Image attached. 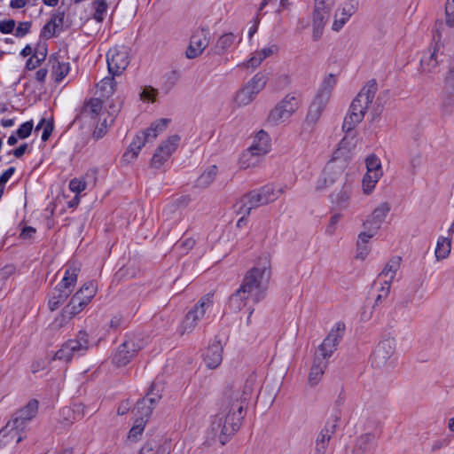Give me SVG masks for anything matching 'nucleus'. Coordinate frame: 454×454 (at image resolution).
<instances>
[{"label": "nucleus", "mask_w": 454, "mask_h": 454, "mask_svg": "<svg viewBox=\"0 0 454 454\" xmlns=\"http://www.w3.org/2000/svg\"><path fill=\"white\" fill-rule=\"evenodd\" d=\"M179 141L180 137L178 135H172L162 142L151 160V166L154 168H160L176 150Z\"/></svg>", "instance_id": "4468645a"}, {"label": "nucleus", "mask_w": 454, "mask_h": 454, "mask_svg": "<svg viewBox=\"0 0 454 454\" xmlns=\"http://www.w3.org/2000/svg\"><path fill=\"white\" fill-rule=\"evenodd\" d=\"M64 18H65V12L59 10L57 12L52 14L50 21L53 24V27L59 28L64 24Z\"/></svg>", "instance_id": "680f3d73"}, {"label": "nucleus", "mask_w": 454, "mask_h": 454, "mask_svg": "<svg viewBox=\"0 0 454 454\" xmlns=\"http://www.w3.org/2000/svg\"><path fill=\"white\" fill-rule=\"evenodd\" d=\"M336 82L337 81L334 74H328L326 77L324 78L320 85V88L315 97L329 101L332 90H333Z\"/></svg>", "instance_id": "2f4dec72"}, {"label": "nucleus", "mask_w": 454, "mask_h": 454, "mask_svg": "<svg viewBox=\"0 0 454 454\" xmlns=\"http://www.w3.org/2000/svg\"><path fill=\"white\" fill-rule=\"evenodd\" d=\"M109 125L108 121L106 118H104V120L100 122V124H98L93 131V137L96 140H98L102 138L107 132V126Z\"/></svg>", "instance_id": "5fc2aeb1"}, {"label": "nucleus", "mask_w": 454, "mask_h": 454, "mask_svg": "<svg viewBox=\"0 0 454 454\" xmlns=\"http://www.w3.org/2000/svg\"><path fill=\"white\" fill-rule=\"evenodd\" d=\"M140 349V346L133 339L124 340L113 356V363L119 367L127 365Z\"/></svg>", "instance_id": "f3484780"}, {"label": "nucleus", "mask_w": 454, "mask_h": 454, "mask_svg": "<svg viewBox=\"0 0 454 454\" xmlns=\"http://www.w3.org/2000/svg\"><path fill=\"white\" fill-rule=\"evenodd\" d=\"M381 176L382 172H366L363 178V188L364 193L369 194L372 192Z\"/></svg>", "instance_id": "ea45409f"}, {"label": "nucleus", "mask_w": 454, "mask_h": 454, "mask_svg": "<svg viewBox=\"0 0 454 454\" xmlns=\"http://www.w3.org/2000/svg\"><path fill=\"white\" fill-rule=\"evenodd\" d=\"M236 36L232 33L223 34L219 37L215 45V53L221 55L223 54L228 48H230L235 40Z\"/></svg>", "instance_id": "58836bf2"}, {"label": "nucleus", "mask_w": 454, "mask_h": 454, "mask_svg": "<svg viewBox=\"0 0 454 454\" xmlns=\"http://www.w3.org/2000/svg\"><path fill=\"white\" fill-rule=\"evenodd\" d=\"M106 62L110 74H121L129 64L128 50L123 46L110 49L106 54Z\"/></svg>", "instance_id": "ddd939ff"}, {"label": "nucleus", "mask_w": 454, "mask_h": 454, "mask_svg": "<svg viewBox=\"0 0 454 454\" xmlns=\"http://www.w3.org/2000/svg\"><path fill=\"white\" fill-rule=\"evenodd\" d=\"M57 27H53V24L49 20L43 27L41 31V36L50 39L56 35Z\"/></svg>", "instance_id": "13d9d810"}, {"label": "nucleus", "mask_w": 454, "mask_h": 454, "mask_svg": "<svg viewBox=\"0 0 454 454\" xmlns=\"http://www.w3.org/2000/svg\"><path fill=\"white\" fill-rule=\"evenodd\" d=\"M138 454H165L157 442H146Z\"/></svg>", "instance_id": "8fccbe9b"}, {"label": "nucleus", "mask_w": 454, "mask_h": 454, "mask_svg": "<svg viewBox=\"0 0 454 454\" xmlns=\"http://www.w3.org/2000/svg\"><path fill=\"white\" fill-rule=\"evenodd\" d=\"M157 95V90L152 87H147L143 90L140 97L144 100L154 101Z\"/></svg>", "instance_id": "774afa93"}, {"label": "nucleus", "mask_w": 454, "mask_h": 454, "mask_svg": "<svg viewBox=\"0 0 454 454\" xmlns=\"http://www.w3.org/2000/svg\"><path fill=\"white\" fill-rule=\"evenodd\" d=\"M49 62L51 63V74L56 82L62 81L68 74L70 66L68 62H60L57 57H50Z\"/></svg>", "instance_id": "c85d7f7f"}, {"label": "nucleus", "mask_w": 454, "mask_h": 454, "mask_svg": "<svg viewBox=\"0 0 454 454\" xmlns=\"http://www.w3.org/2000/svg\"><path fill=\"white\" fill-rule=\"evenodd\" d=\"M333 5L334 0H315L314 10L329 13Z\"/></svg>", "instance_id": "6e6d98bb"}, {"label": "nucleus", "mask_w": 454, "mask_h": 454, "mask_svg": "<svg viewBox=\"0 0 454 454\" xmlns=\"http://www.w3.org/2000/svg\"><path fill=\"white\" fill-rule=\"evenodd\" d=\"M31 25L32 24L29 21L20 22L18 25V27H16L15 34H14L15 36H17V37L25 36L27 34L29 33Z\"/></svg>", "instance_id": "052dcab7"}, {"label": "nucleus", "mask_w": 454, "mask_h": 454, "mask_svg": "<svg viewBox=\"0 0 454 454\" xmlns=\"http://www.w3.org/2000/svg\"><path fill=\"white\" fill-rule=\"evenodd\" d=\"M97 293V286L94 282H86L74 295H78L80 301L87 305L90 302Z\"/></svg>", "instance_id": "c9c22d12"}, {"label": "nucleus", "mask_w": 454, "mask_h": 454, "mask_svg": "<svg viewBox=\"0 0 454 454\" xmlns=\"http://www.w3.org/2000/svg\"><path fill=\"white\" fill-rule=\"evenodd\" d=\"M105 114L103 100L100 98H91L83 103L80 115L82 118L97 119Z\"/></svg>", "instance_id": "aec40b11"}, {"label": "nucleus", "mask_w": 454, "mask_h": 454, "mask_svg": "<svg viewBox=\"0 0 454 454\" xmlns=\"http://www.w3.org/2000/svg\"><path fill=\"white\" fill-rule=\"evenodd\" d=\"M328 101L315 97L309 107L308 114L305 118V125L313 127L320 119Z\"/></svg>", "instance_id": "4be33fe9"}, {"label": "nucleus", "mask_w": 454, "mask_h": 454, "mask_svg": "<svg viewBox=\"0 0 454 454\" xmlns=\"http://www.w3.org/2000/svg\"><path fill=\"white\" fill-rule=\"evenodd\" d=\"M366 229L365 231H362L358 235V240H357V247H361L362 245L366 246V244L369 242V240L376 234V231L372 229L371 227L367 226L364 227Z\"/></svg>", "instance_id": "603ef678"}, {"label": "nucleus", "mask_w": 454, "mask_h": 454, "mask_svg": "<svg viewBox=\"0 0 454 454\" xmlns=\"http://www.w3.org/2000/svg\"><path fill=\"white\" fill-rule=\"evenodd\" d=\"M217 175V167L215 165L210 166L206 169L197 179L196 184L198 187L206 188L213 183Z\"/></svg>", "instance_id": "4c0bfd02"}, {"label": "nucleus", "mask_w": 454, "mask_h": 454, "mask_svg": "<svg viewBox=\"0 0 454 454\" xmlns=\"http://www.w3.org/2000/svg\"><path fill=\"white\" fill-rule=\"evenodd\" d=\"M329 13L320 11L314 10L313 12V25H318L321 27H325L326 23V20L328 18Z\"/></svg>", "instance_id": "4d7b16f0"}, {"label": "nucleus", "mask_w": 454, "mask_h": 454, "mask_svg": "<svg viewBox=\"0 0 454 454\" xmlns=\"http://www.w3.org/2000/svg\"><path fill=\"white\" fill-rule=\"evenodd\" d=\"M389 211V204L387 202L381 203L373 210L369 218L364 223V227L369 226L378 231Z\"/></svg>", "instance_id": "412c9836"}, {"label": "nucleus", "mask_w": 454, "mask_h": 454, "mask_svg": "<svg viewBox=\"0 0 454 454\" xmlns=\"http://www.w3.org/2000/svg\"><path fill=\"white\" fill-rule=\"evenodd\" d=\"M450 252V240L444 237H440L438 239L436 248H435V257L437 260L445 259Z\"/></svg>", "instance_id": "a19ab883"}, {"label": "nucleus", "mask_w": 454, "mask_h": 454, "mask_svg": "<svg viewBox=\"0 0 454 454\" xmlns=\"http://www.w3.org/2000/svg\"><path fill=\"white\" fill-rule=\"evenodd\" d=\"M32 129L33 121H28L20 126V128L16 130V135L19 138L25 139L30 136Z\"/></svg>", "instance_id": "864d4df0"}, {"label": "nucleus", "mask_w": 454, "mask_h": 454, "mask_svg": "<svg viewBox=\"0 0 454 454\" xmlns=\"http://www.w3.org/2000/svg\"><path fill=\"white\" fill-rule=\"evenodd\" d=\"M390 292V284H384L380 288V294H379L375 299L374 307L381 303L382 300L386 299Z\"/></svg>", "instance_id": "338daca9"}, {"label": "nucleus", "mask_w": 454, "mask_h": 454, "mask_svg": "<svg viewBox=\"0 0 454 454\" xmlns=\"http://www.w3.org/2000/svg\"><path fill=\"white\" fill-rule=\"evenodd\" d=\"M267 76L262 73H257L246 85L251 93L256 96L266 85Z\"/></svg>", "instance_id": "f704fd0d"}, {"label": "nucleus", "mask_w": 454, "mask_h": 454, "mask_svg": "<svg viewBox=\"0 0 454 454\" xmlns=\"http://www.w3.org/2000/svg\"><path fill=\"white\" fill-rule=\"evenodd\" d=\"M365 163L368 172H382L380 160L376 155H369L365 160Z\"/></svg>", "instance_id": "49530a36"}, {"label": "nucleus", "mask_w": 454, "mask_h": 454, "mask_svg": "<svg viewBox=\"0 0 454 454\" xmlns=\"http://www.w3.org/2000/svg\"><path fill=\"white\" fill-rule=\"evenodd\" d=\"M146 420L143 418H137L135 423L129 432V438H135L144 431Z\"/></svg>", "instance_id": "3c124183"}, {"label": "nucleus", "mask_w": 454, "mask_h": 454, "mask_svg": "<svg viewBox=\"0 0 454 454\" xmlns=\"http://www.w3.org/2000/svg\"><path fill=\"white\" fill-rule=\"evenodd\" d=\"M278 45L272 44L269 47L262 49L259 51H256L254 55L247 60V67L254 68L258 67L264 59L273 55L274 53L278 52Z\"/></svg>", "instance_id": "7c9ffc66"}, {"label": "nucleus", "mask_w": 454, "mask_h": 454, "mask_svg": "<svg viewBox=\"0 0 454 454\" xmlns=\"http://www.w3.org/2000/svg\"><path fill=\"white\" fill-rule=\"evenodd\" d=\"M348 20V19L347 18V16L341 15V13L340 14V16L336 14L332 27L333 30L337 32L340 31Z\"/></svg>", "instance_id": "69168bd1"}, {"label": "nucleus", "mask_w": 454, "mask_h": 454, "mask_svg": "<svg viewBox=\"0 0 454 454\" xmlns=\"http://www.w3.org/2000/svg\"><path fill=\"white\" fill-rule=\"evenodd\" d=\"M93 6L95 12L93 14V19L98 22L101 23L104 20V14L107 10V4L106 0H95L93 2Z\"/></svg>", "instance_id": "a18cd8bd"}, {"label": "nucleus", "mask_w": 454, "mask_h": 454, "mask_svg": "<svg viewBox=\"0 0 454 454\" xmlns=\"http://www.w3.org/2000/svg\"><path fill=\"white\" fill-rule=\"evenodd\" d=\"M328 362L319 356H315L310 372L309 374V383L311 386L317 385L326 369Z\"/></svg>", "instance_id": "5701e85b"}, {"label": "nucleus", "mask_w": 454, "mask_h": 454, "mask_svg": "<svg viewBox=\"0 0 454 454\" xmlns=\"http://www.w3.org/2000/svg\"><path fill=\"white\" fill-rule=\"evenodd\" d=\"M345 332V324L343 322L336 323L335 326L329 332L323 342L319 345L315 356H319L327 361L343 338Z\"/></svg>", "instance_id": "f8f14e48"}, {"label": "nucleus", "mask_w": 454, "mask_h": 454, "mask_svg": "<svg viewBox=\"0 0 454 454\" xmlns=\"http://www.w3.org/2000/svg\"><path fill=\"white\" fill-rule=\"evenodd\" d=\"M342 173V168L338 167L335 165L334 162H328L326 166L325 167L322 175L319 176V178L317 181L316 184V190L317 191H322L329 186L327 184L328 177L331 175L334 176H341Z\"/></svg>", "instance_id": "a878e982"}, {"label": "nucleus", "mask_w": 454, "mask_h": 454, "mask_svg": "<svg viewBox=\"0 0 454 454\" xmlns=\"http://www.w3.org/2000/svg\"><path fill=\"white\" fill-rule=\"evenodd\" d=\"M377 90L376 80H370L351 102L349 111L345 116L342 124V130L346 133V137L340 142L342 146H345V141L348 135L354 137V129L364 118L368 106L372 102Z\"/></svg>", "instance_id": "7ed1b4c3"}, {"label": "nucleus", "mask_w": 454, "mask_h": 454, "mask_svg": "<svg viewBox=\"0 0 454 454\" xmlns=\"http://www.w3.org/2000/svg\"><path fill=\"white\" fill-rule=\"evenodd\" d=\"M299 107V100L294 94L286 95L269 114L267 121L271 125L279 123L289 119Z\"/></svg>", "instance_id": "9d476101"}, {"label": "nucleus", "mask_w": 454, "mask_h": 454, "mask_svg": "<svg viewBox=\"0 0 454 454\" xmlns=\"http://www.w3.org/2000/svg\"><path fill=\"white\" fill-rule=\"evenodd\" d=\"M92 346L86 331H80L75 339L67 340L55 353L54 359L69 362L74 357L83 356Z\"/></svg>", "instance_id": "423d86ee"}, {"label": "nucleus", "mask_w": 454, "mask_h": 454, "mask_svg": "<svg viewBox=\"0 0 454 454\" xmlns=\"http://www.w3.org/2000/svg\"><path fill=\"white\" fill-rule=\"evenodd\" d=\"M401 265V257H392L385 265L384 269L379 275V278H383V284H390L395 277L397 270Z\"/></svg>", "instance_id": "bb28decb"}, {"label": "nucleus", "mask_w": 454, "mask_h": 454, "mask_svg": "<svg viewBox=\"0 0 454 454\" xmlns=\"http://www.w3.org/2000/svg\"><path fill=\"white\" fill-rule=\"evenodd\" d=\"M146 143H148L146 140V137H145L141 131L134 137L131 144L129 145V150L122 155L123 160L130 162L133 160H135L137 157L141 148Z\"/></svg>", "instance_id": "393cba45"}, {"label": "nucleus", "mask_w": 454, "mask_h": 454, "mask_svg": "<svg viewBox=\"0 0 454 454\" xmlns=\"http://www.w3.org/2000/svg\"><path fill=\"white\" fill-rule=\"evenodd\" d=\"M72 318H73V317L64 308L62 309L61 313L55 318L53 325L56 328L60 329V328L66 326L70 322V320Z\"/></svg>", "instance_id": "de8ad7c7"}, {"label": "nucleus", "mask_w": 454, "mask_h": 454, "mask_svg": "<svg viewBox=\"0 0 454 454\" xmlns=\"http://www.w3.org/2000/svg\"><path fill=\"white\" fill-rule=\"evenodd\" d=\"M207 33L204 29L195 32L191 39L190 44L185 51L187 59H192L200 56L208 45Z\"/></svg>", "instance_id": "a211bd4d"}, {"label": "nucleus", "mask_w": 454, "mask_h": 454, "mask_svg": "<svg viewBox=\"0 0 454 454\" xmlns=\"http://www.w3.org/2000/svg\"><path fill=\"white\" fill-rule=\"evenodd\" d=\"M70 296L68 291H62L55 287L49 294L48 307L50 310L54 311L61 306Z\"/></svg>", "instance_id": "473e14b6"}, {"label": "nucleus", "mask_w": 454, "mask_h": 454, "mask_svg": "<svg viewBox=\"0 0 454 454\" xmlns=\"http://www.w3.org/2000/svg\"><path fill=\"white\" fill-rule=\"evenodd\" d=\"M87 306L84 301H80L78 295H73L69 303L64 308L70 313L74 317L79 314Z\"/></svg>", "instance_id": "37998d69"}, {"label": "nucleus", "mask_w": 454, "mask_h": 454, "mask_svg": "<svg viewBox=\"0 0 454 454\" xmlns=\"http://www.w3.org/2000/svg\"><path fill=\"white\" fill-rule=\"evenodd\" d=\"M252 389L248 386L242 388H230L224 393L221 411L212 418L210 431L213 437L224 445L240 427L244 418L245 403L250 399Z\"/></svg>", "instance_id": "f257e3e1"}, {"label": "nucleus", "mask_w": 454, "mask_h": 454, "mask_svg": "<svg viewBox=\"0 0 454 454\" xmlns=\"http://www.w3.org/2000/svg\"><path fill=\"white\" fill-rule=\"evenodd\" d=\"M256 96L253 95L247 87H243L236 95L235 101L239 106H247L250 104Z\"/></svg>", "instance_id": "c03bdc74"}, {"label": "nucleus", "mask_w": 454, "mask_h": 454, "mask_svg": "<svg viewBox=\"0 0 454 454\" xmlns=\"http://www.w3.org/2000/svg\"><path fill=\"white\" fill-rule=\"evenodd\" d=\"M395 350V342L392 338L379 342L372 355V364L376 368L384 367Z\"/></svg>", "instance_id": "dca6fc26"}, {"label": "nucleus", "mask_w": 454, "mask_h": 454, "mask_svg": "<svg viewBox=\"0 0 454 454\" xmlns=\"http://www.w3.org/2000/svg\"><path fill=\"white\" fill-rule=\"evenodd\" d=\"M350 195V189L348 186L344 185L342 189L335 193L330 195L333 204L336 205L339 208L342 209L348 207Z\"/></svg>", "instance_id": "e433bc0d"}, {"label": "nucleus", "mask_w": 454, "mask_h": 454, "mask_svg": "<svg viewBox=\"0 0 454 454\" xmlns=\"http://www.w3.org/2000/svg\"><path fill=\"white\" fill-rule=\"evenodd\" d=\"M376 444L375 435L373 434H364L359 436L353 449L354 454H367Z\"/></svg>", "instance_id": "b1692460"}, {"label": "nucleus", "mask_w": 454, "mask_h": 454, "mask_svg": "<svg viewBox=\"0 0 454 454\" xmlns=\"http://www.w3.org/2000/svg\"><path fill=\"white\" fill-rule=\"evenodd\" d=\"M38 404L37 400L32 399L27 405L16 411L12 419L0 430V439L7 438L5 442L16 439V443L20 442L25 438L24 430L27 423L38 412Z\"/></svg>", "instance_id": "20e7f679"}, {"label": "nucleus", "mask_w": 454, "mask_h": 454, "mask_svg": "<svg viewBox=\"0 0 454 454\" xmlns=\"http://www.w3.org/2000/svg\"><path fill=\"white\" fill-rule=\"evenodd\" d=\"M96 87V93L99 96L98 98L103 100V98H109L115 92L116 82L114 76L111 74V76L103 78L97 83Z\"/></svg>", "instance_id": "cd10ccee"}, {"label": "nucleus", "mask_w": 454, "mask_h": 454, "mask_svg": "<svg viewBox=\"0 0 454 454\" xmlns=\"http://www.w3.org/2000/svg\"><path fill=\"white\" fill-rule=\"evenodd\" d=\"M168 122V119H160L153 122L148 129L143 130L142 133L146 137L147 142L153 141L167 128Z\"/></svg>", "instance_id": "72a5a7b5"}, {"label": "nucleus", "mask_w": 454, "mask_h": 454, "mask_svg": "<svg viewBox=\"0 0 454 454\" xmlns=\"http://www.w3.org/2000/svg\"><path fill=\"white\" fill-rule=\"evenodd\" d=\"M443 31L444 23L442 20H437L434 25V34L433 35V40L435 42V44L433 48H429L428 51L424 53L420 60L422 72L426 74L434 72V69L439 64L437 54L440 48L443 45L442 43Z\"/></svg>", "instance_id": "1a4fd4ad"}, {"label": "nucleus", "mask_w": 454, "mask_h": 454, "mask_svg": "<svg viewBox=\"0 0 454 454\" xmlns=\"http://www.w3.org/2000/svg\"><path fill=\"white\" fill-rule=\"evenodd\" d=\"M69 189L78 194L86 189V183L82 180L74 178L69 183Z\"/></svg>", "instance_id": "bf43d9fd"}, {"label": "nucleus", "mask_w": 454, "mask_h": 454, "mask_svg": "<svg viewBox=\"0 0 454 454\" xmlns=\"http://www.w3.org/2000/svg\"><path fill=\"white\" fill-rule=\"evenodd\" d=\"M161 391L162 387L153 382L146 395L137 402L132 412L137 418H143V419L146 420L152 414L154 404L161 398Z\"/></svg>", "instance_id": "9b49d317"}, {"label": "nucleus", "mask_w": 454, "mask_h": 454, "mask_svg": "<svg viewBox=\"0 0 454 454\" xmlns=\"http://www.w3.org/2000/svg\"><path fill=\"white\" fill-rule=\"evenodd\" d=\"M445 25L454 27V0H447L445 4Z\"/></svg>", "instance_id": "09e8293b"}, {"label": "nucleus", "mask_w": 454, "mask_h": 454, "mask_svg": "<svg viewBox=\"0 0 454 454\" xmlns=\"http://www.w3.org/2000/svg\"><path fill=\"white\" fill-rule=\"evenodd\" d=\"M207 367L215 369L220 365L223 360V345L220 340H215L203 355Z\"/></svg>", "instance_id": "6ab92c4d"}, {"label": "nucleus", "mask_w": 454, "mask_h": 454, "mask_svg": "<svg viewBox=\"0 0 454 454\" xmlns=\"http://www.w3.org/2000/svg\"><path fill=\"white\" fill-rule=\"evenodd\" d=\"M270 138L267 132L260 130L252 145L242 154L240 167L248 168L259 162V158L266 154L270 149Z\"/></svg>", "instance_id": "6e6552de"}, {"label": "nucleus", "mask_w": 454, "mask_h": 454, "mask_svg": "<svg viewBox=\"0 0 454 454\" xmlns=\"http://www.w3.org/2000/svg\"><path fill=\"white\" fill-rule=\"evenodd\" d=\"M47 50L43 49V51H35L32 57H30L26 62V69L27 70H34L37 67H39L42 62H43L46 59Z\"/></svg>", "instance_id": "79ce46f5"}, {"label": "nucleus", "mask_w": 454, "mask_h": 454, "mask_svg": "<svg viewBox=\"0 0 454 454\" xmlns=\"http://www.w3.org/2000/svg\"><path fill=\"white\" fill-rule=\"evenodd\" d=\"M339 425V417L333 416L321 429L315 442V454H325L333 435Z\"/></svg>", "instance_id": "2eb2a0df"}, {"label": "nucleus", "mask_w": 454, "mask_h": 454, "mask_svg": "<svg viewBox=\"0 0 454 454\" xmlns=\"http://www.w3.org/2000/svg\"><path fill=\"white\" fill-rule=\"evenodd\" d=\"M15 27L14 20H0V31L3 34H10Z\"/></svg>", "instance_id": "0e129e2a"}, {"label": "nucleus", "mask_w": 454, "mask_h": 454, "mask_svg": "<svg viewBox=\"0 0 454 454\" xmlns=\"http://www.w3.org/2000/svg\"><path fill=\"white\" fill-rule=\"evenodd\" d=\"M282 193V189L276 190L272 184L246 193L234 206L237 214L249 215L253 208L275 201Z\"/></svg>", "instance_id": "39448f33"}, {"label": "nucleus", "mask_w": 454, "mask_h": 454, "mask_svg": "<svg viewBox=\"0 0 454 454\" xmlns=\"http://www.w3.org/2000/svg\"><path fill=\"white\" fill-rule=\"evenodd\" d=\"M340 218H341L340 214H334L333 215L331 216L329 224L327 225V227L325 229V232L328 235L333 234V232L336 230V225L339 223V221L340 220Z\"/></svg>", "instance_id": "e2e57ef3"}, {"label": "nucleus", "mask_w": 454, "mask_h": 454, "mask_svg": "<svg viewBox=\"0 0 454 454\" xmlns=\"http://www.w3.org/2000/svg\"><path fill=\"white\" fill-rule=\"evenodd\" d=\"M77 277L78 269L68 268L66 270L62 280L56 286V287L61 289L62 291H68V294H71L73 292V287L77 282Z\"/></svg>", "instance_id": "c756f323"}, {"label": "nucleus", "mask_w": 454, "mask_h": 454, "mask_svg": "<svg viewBox=\"0 0 454 454\" xmlns=\"http://www.w3.org/2000/svg\"><path fill=\"white\" fill-rule=\"evenodd\" d=\"M271 278L270 262L268 256L260 258L259 262L246 272L239 287L230 296L228 308L239 312L249 301L258 303L265 299Z\"/></svg>", "instance_id": "f03ea898"}, {"label": "nucleus", "mask_w": 454, "mask_h": 454, "mask_svg": "<svg viewBox=\"0 0 454 454\" xmlns=\"http://www.w3.org/2000/svg\"><path fill=\"white\" fill-rule=\"evenodd\" d=\"M213 306V295L207 294L202 296L200 301L191 309L180 323L177 333L180 335L191 333L198 323L205 317L207 309Z\"/></svg>", "instance_id": "0eeeda50"}]
</instances>
